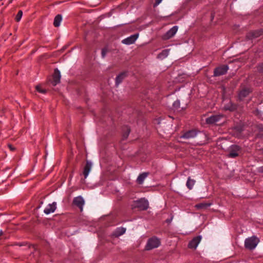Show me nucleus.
Returning <instances> with one entry per match:
<instances>
[{"mask_svg":"<svg viewBox=\"0 0 263 263\" xmlns=\"http://www.w3.org/2000/svg\"><path fill=\"white\" fill-rule=\"evenodd\" d=\"M153 123L156 125L157 129L160 132L166 133L171 129V125L160 118L155 119L153 120Z\"/></svg>","mask_w":263,"mask_h":263,"instance_id":"obj_1","label":"nucleus"},{"mask_svg":"<svg viewBox=\"0 0 263 263\" xmlns=\"http://www.w3.org/2000/svg\"><path fill=\"white\" fill-rule=\"evenodd\" d=\"M259 242V239L256 236H253L246 239L245 247L246 249L252 250L254 249Z\"/></svg>","mask_w":263,"mask_h":263,"instance_id":"obj_2","label":"nucleus"},{"mask_svg":"<svg viewBox=\"0 0 263 263\" xmlns=\"http://www.w3.org/2000/svg\"><path fill=\"white\" fill-rule=\"evenodd\" d=\"M228 151V157L234 158L239 156V153L241 151V147L238 145L233 144L229 147Z\"/></svg>","mask_w":263,"mask_h":263,"instance_id":"obj_3","label":"nucleus"},{"mask_svg":"<svg viewBox=\"0 0 263 263\" xmlns=\"http://www.w3.org/2000/svg\"><path fill=\"white\" fill-rule=\"evenodd\" d=\"M148 208V202L144 198H141L137 201H135L132 204V208H138L140 210H144Z\"/></svg>","mask_w":263,"mask_h":263,"instance_id":"obj_4","label":"nucleus"},{"mask_svg":"<svg viewBox=\"0 0 263 263\" xmlns=\"http://www.w3.org/2000/svg\"><path fill=\"white\" fill-rule=\"evenodd\" d=\"M229 66L227 65H223L217 67L214 69L213 76L219 77L225 74L227 72Z\"/></svg>","mask_w":263,"mask_h":263,"instance_id":"obj_5","label":"nucleus"},{"mask_svg":"<svg viewBox=\"0 0 263 263\" xmlns=\"http://www.w3.org/2000/svg\"><path fill=\"white\" fill-rule=\"evenodd\" d=\"M263 34V29L261 28L259 29L251 31L248 32L246 35V38L247 40H253Z\"/></svg>","mask_w":263,"mask_h":263,"instance_id":"obj_6","label":"nucleus"},{"mask_svg":"<svg viewBox=\"0 0 263 263\" xmlns=\"http://www.w3.org/2000/svg\"><path fill=\"white\" fill-rule=\"evenodd\" d=\"M161 245V241L156 236L149 238V250L159 247Z\"/></svg>","mask_w":263,"mask_h":263,"instance_id":"obj_7","label":"nucleus"},{"mask_svg":"<svg viewBox=\"0 0 263 263\" xmlns=\"http://www.w3.org/2000/svg\"><path fill=\"white\" fill-rule=\"evenodd\" d=\"M178 29V27L177 26H173L163 35V39L166 40L172 37L176 33Z\"/></svg>","mask_w":263,"mask_h":263,"instance_id":"obj_8","label":"nucleus"},{"mask_svg":"<svg viewBox=\"0 0 263 263\" xmlns=\"http://www.w3.org/2000/svg\"><path fill=\"white\" fill-rule=\"evenodd\" d=\"M223 117L221 115H214L207 118L205 120L206 123L209 124H216Z\"/></svg>","mask_w":263,"mask_h":263,"instance_id":"obj_9","label":"nucleus"},{"mask_svg":"<svg viewBox=\"0 0 263 263\" xmlns=\"http://www.w3.org/2000/svg\"><path fill=\"white\" fill-rule=\"evenodd\" d=\"M202 237L200 235L194 237L189 243L188 248L196 249L201 240Z\"/></svg>","mask_w":263,"mask_h":263,"instance_id":"obj_10","label":"nucleus"},{"mask_svg":"<svg viewBox=\"0 0 263 263\" xmlns=\"http://www.w3.org/2000/svg\"><path fill=\"white\" fill-rule=\"evenodd\" d=\"M60 71L58 69H55L54 71L52 79L50 80V83L53 86H55L57 84L60 83Z\"/></svg>","mask_w":263,"mask_h":263,"instance_id":"obj_11","label":"nucleus"},{"mask_svg":"<svg viewBox=\"0 0 263 263\" xmlns=\"http://www.w3.org/2000/svg\"><path fill=\"white\" fill-rule=\"evenodd\" d=\"M73 203L77 206L81 211H83V206L85 203V201L82 197L80 196L75 197L73 200Z\"/></svg>","mask_w":263,"mask_h":263,"instance_id":"obj_12","label":"nucleus"},{"mask_svg":"<svg viewBox=\"0 0 263 263\" xmlns=\"http://www.w3.org/2000/svg\"><path fill=\"white\" fill-rule=\"evenodd\" d=\"M197 132L196 130L192 129L185 132L180 136V138L185 139H190L195 137Z\"/></svg>","mask_w":263,"mask_h":263,"instance_id":"obj_13","label":"nucleus"},{"mask_svg":"<svg viewBox=\"0 0 263 263\" xmlns=\"http://www.w3.org/2000/svg\"><path fill=\"white\" fill-rule=\"evenodd\" d=\"M138 37V34H135L123 40L122 43L126 45H130L133 44Z\"/></svg>","mask_w":263,"mask_h":263,"instance_id":"obj_14","label":"nucleus"},{"mask_svg":"<svg viewBox=\"0 0 263 263\" xmlns=\"http://www.w3.org/2000/svg\"><path fill=\"white\" fill-rule=\"evenodd\" d=\"M251 92V90L249 88L245 87L242 88L238 93L239 99L242 100L244 98L247 97Z\"/></svg>","mask_w":263,"mask_h":263,"instance_id":"obj_15","label":"nucleus"},{"mask_svg":"<svg viewBox=\"0 0 263 263\" xmlns=\"http://www.w3.org/2000/svg\"><path fill=\"white\" fill-rule=\"evenodd\" d=\"M92 167V163L90 161L87 160L86 164L84 167L83 174L84 176V178L86 179L89 175Z\"/></svg>","mask_w":263,"mask_h":263,"instance_id":"obj_16","label":"nucleus"},{"mask_svg":"<svg viewBox=\"0 0 263 263\" xmlns=\"http://www.w3.org/2000/svg\"><path fill=\"white\" fill-rule=\"evenodd\" d=\"M56 202H54L52 204H49L44 210V212L46 214H49L53 213L56 209Z\"/></svg>","mask_w":263,"mask_h":263,"instance_id":"obj_17","label":"nucleus"},{"mask_svg":"<svg viewBox=\"0 0 263 263\" xmlns=\"http://www.w3.org/2000/svg\"><path fill=\"white\" fill-rule=\"evenodd\" d=\"M127 76V71H124L121 73H120L116 79V84L119 85L120 84L124 79H125Z\"/></svg>","mask_w":263,"mask_h":263,"instance_id":"obj_18","label":"nucleus"},{"mask_svg":"<svg viewBox=\"0 0 263 263\" xmlns=\"http://www.w3.org/2000/svg\"><path fill=\"white\" fill-rule=\"evenodd\" d=\"M126 229L124 228H118L113 233V235L115 237H119L125 233Z\"/></svg>","mask_w":263,"mask_h":263,"instance_id":"obj_19","label":"nucleus"},{"mask_svg":"<svg viewBox=\"0 0 263 263\" xmlns=\"http://www.w3.org/2000/svg\"><path fill=\"white\" fill-rule=\"evenodd\" d=\"M212 203L211 202H202L199 203L195 205V208L197 209H206L208 207L212 205Z\"/></svg>","mask_w":263,"mask_h":263,"instance_id":"obj_20","label":"nucleus"},{"mask_svg":"<svg viewBox=\"0 0 263 263\" xmlns=\"http://www.w3.org/2000/svg\"><path fill=\"white\" fill-rule=\"evenodd\" d=\"M170 49H164L158 54L157 58L159 59L163 60L168 55Z\"/></svg>","mask_w":263,"mask_h":263,"instance_id":"obj_21","label":"nucleus"},{"mask_svg":"<svg viewBox=\"0 0 263 263\" xmlns=\"http://www.w3.org/2000/svg\"><path fill=\"white\" fill-rule=\"evenodd\" d=\"M62 20V16L61 14H58L55 16L54 22H53V25L55 27H58L60 26L61 22Z\"/></svg>","mask_w":263,"mask_h":263,"instance_id":"obj_22","label":"nucleus"},{"mask_svg":"<svg viewBox=\"0 0 263 263\" xmlns=\"http://www.w3.org/2000/svg\"><path fill=\"white\" fill-rule=\"evenodd\" d=\"M122 130H123L122 138H123V140H125L128 137L130 130L128 126H125L124 127H123Z\"/></svg>","mask_w":263,"mask_h":263,"instance_id":"obj_23","label":"nucleus"},{"mask_svg":"<svg viewBox=\"0 0 263 263\" xmlns=\"http://www.w3.org/2000/svg\"><path fill=\"white\" fill-rule=\"evenodd\" d=\"M147 173H144L140 174L137 178V183L140 184H142L145 179L147 177Z\"/></svg>","mask_w":263,"mask_h":263,"instance_id":"obj_24","label":"nucleus"},{"mask_svg":"<svg viewBox=\"0 0 263 263\" xmlns=\"http://www.w3.org/2000/svg\"><path fill=\"white\" fill-rule=\"evenodd\" d=\"M195 180L192 179L190 177L187 179L186 185L189 190L192 189L194 185L195 184Z\"/></svg>","mask_w":263,"mask_h":263,"instance_id":"obj_25","label":"nucleus"},{"mask_svg":"<svg viewBox=\"0 0 263 263\" xmlns=\"http://www.w3.org/2000/svg\"><path fill=\"white\" fill-rule=\"evenodd\" d=\"M173 109L174 110H180V102L179 100H177L174 102L172 106Z\"/></svg>","mask_w":263,"mask_h":263,"instance_id":"obj_26","label":"nucleus"},{"mask_svg":"<svg viewBox=\"0 0 263 263\" xmlns=\"http://www.w3.org/2000/svg\"><path fill=\"white\" fill-rule=\"evenodd\" d=\"M236 105L235 104H231L230 106L227 105L225 107V109L226 110H229L230 111H233L236 109Z\"/></svg>","mask_w":263,"mask_h":263,"instance_id":"obj_27","label":"nucleus"},{"mask_svg":"<svg viewBox=\"0 0 263 263\" xmlns=\"http://www.w3.org/2000/svg\"><path fill=\"white\" fill-rule=\"evenodd\" d=\"M23 15V11L20 10L15 16V21L17 22H20Z\"/></svg>","mask_w":263,"mask_h":263,"instance_id":"obj_28","label":"nucleus"},{"mask_svg":"<svg viewBox=\"0 0 263 263\" xmlns=\"http://www.w3.org/2000/svg\"><path fill=\"white\" fill-rule=\"evenodd\" d=\"M36 90L42 93H45L46 90L42 88L41 85H37L35 87Z\"/></svg>","mask_w":263,"mask_h":263,"instance_id":"obj_29","label":"nucleus"},{"mask_svg":"<svg viewBox=\"0 0 263 263\" xmlns=\"http://www.w3.org/2000/svg\"><path fill=\"white\" fill-rule=\"evenodd\" d=\"M109 50L106 48L102 49L101 52V56L103 58H104L106 54L108 52Z\"/></svg>","mask_w":263,"mask_h":263,"instance_id":"obj_30","label":"nucleus"},{"mask_svg":"<svg viewBox=\"0 0 263 263\" xmlns=\"http://www.w3.org/2000/svg\"><path fill=\"white\" fill-rule=\"evenodd\" d=\"M257 69L259 72H263V63L258 66Z\"/></svg>","mask_w":263,"mask_h":263,"instance_id":"obj_31","label":"nucleus"},{"mask_svg":"<svg viewBox=\"0 0 263 263\" xmlns=\"http://www.w3.org/2000/svg\"><path fill=\"white\" fill-rule=\"evenodd\" d=\"M234 129L236 130L237 132H238L239 133L241 132L242 130V128L241 126H235L234 127Z\"/></svg>","mask_w":263,"mask_h":263,"instance_id":"obj_32","label":"nucleus"},{"mask_svg":"<svg viewBox=\"0 0 263 263\" xmlns=\"http://www.w3.org/2000/svg\"><path fill=\"white\" fill-rule=\"evenodd\" d=\"M162 0H155V3L153 5V7H157L162 2Z\"/></svg>","mask_w":263,"mask_h":263,"instance_id":"obj_33","label":"nucleus"},{"mask_svg":"<svg viewBox=\"0 0 263 263\" xmlns=\"http://www.w3.org/2000/svg\"><path fill=\"white\" fill-rule=\"evenodd\" d=\"M173 217H173V215H171V217H170V218H167V219L165 220V222H166V223H170L172 222V220H173Z\"/></svg>","mask_w":263,"mask_h":263,"instance_id":"obj_34","label":"nucleus"},{"mask_svg":"<svg viewBox=\"0 0 263 263\" xmlns=\"http://www.w3.org/2000/svg\"><path fill=\"white\" fill-rule=\"evenodd\" d=\"M257 172L259 173H263V166L258 167Z\"/></svg>","mask_w":263,"mask_h":263,"instance_id":"obj_35","label":"nucleus"},{"mask_svg":"<svg viewBox=\"0 0 263 263\" xmlns=\"http://www.w3.org/2000/svg\"><path fill=\"white\" fill-rule=\"evenodd\" d=\"M9 147L11 151H13L14 149V148L11 145H9Z\"/></svg>","mask_w":263,"mask_h":263,"instance_id":"obj_36","label":"nucleus"},{"mask_svg":"<svg viewBox=\"0 0 263 263\" xmlns=\"http://www.w3.org/2000/svg\"><path fill=\"white\" fill-rule=\"evenodd\" d=\"M145 250H148V241H147L145 246Z\"/></svg>","mask_w":263,"mask_h":263,"instance_id":"obj_37","label":"nucleus"},{"mask_svg":"<svg viewBox=\"0 0 263 263\" xmlns=\"http://www.w3.org/2000/svg\"><path fill=\"white\" fill-rule=\"evenodd\" d=\"M3 232L2 230L0 231V236L3 235Z\"/></svg>","mask_w":263,"mask_h":263,"instance_id":"obj_38","label":"nucleus"}]
</instances>
